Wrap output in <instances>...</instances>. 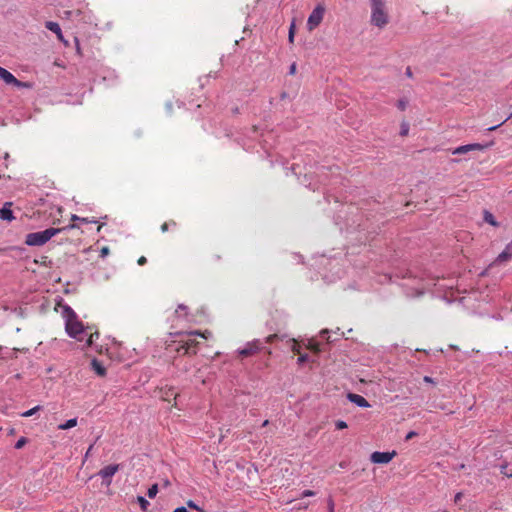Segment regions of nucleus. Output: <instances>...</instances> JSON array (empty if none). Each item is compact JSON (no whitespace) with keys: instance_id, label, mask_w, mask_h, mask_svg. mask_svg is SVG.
I'll return each instance as SVG.
<instances>
[{"instance_id":"30","label":"nucleus","mask_w":512,"mask_h":512,"mask_svg":"<svg viewBox=\"0 0 512 512\" xmlns=\"http://www.w3.org/2000/svg\"><path fill=\"white\" fill-rule=\"evenodd\" d=\"M187 506L191 509H194V510H197V511H200V512H203V510L195 503L193 502L192 500H189L187 502Z\"/></svg>"},{"instance_id":"47","label":"nucleus","mask_w":512,"mask_h":512,"mask_svg":"<svg viewBox=\"0 0 512 512\" xmlns=\"http://www.w3.org/2000/svg\"><path fill=\"white\" fill-rule=\"evenodd\" d=\"M405 74H406L407 77L412 78L413 73H412V70H411L410 67L406 68Z\"/></svg>"},{"instance_id":"57","label":"nucleus","mask_w":512,"mask_h":512,"mask_svg":"<svg viewBox=\"0 0 512 512\" xmlns=\"http://www.w3.org/2000/svg\"><path fill=\"white\" fill-rule=\"evenodd\" d=\"M4 158H5V159H8V158H9V154H8V153H5Z\"/></svg>"},{"instance_id":"22","label":"nucleus","mask_w":512,"mask_h":512,"mask_svg":"<svg viewBox=\"0 0 512 512\" xmlns=\"http://www.w3.org/2000/svg\"><path fill=\"white\" fill-rule=\"evenodd\" d=\"M137 502L139 503L143 511H146L148 506L150 505L149 502L143 496H138Z\"/></svg>"},{"instance_id":"26","label":"nucleus","mask_w":512,"mask_h":512,"mask_svg":"<svg viewBox=\"0 0 512 512\" xmlns=\"http://www.w3.org/2000/svg\"><path fill=\"white\" fill-rule=\"evenodd\" d=\"M99 338V332H94V333H91L89 338L87 339L86 341V344L87 346H91L94 342L95 339H98Z\"/></svg>"},{"instance_id":"44","label":"nucleus","mask_w":512,"mask_h":512,"mask_svg":"<svg viewBox=\"0 0 512 512\" xmlns=\"http://www.w3.org/2000/svg\"><path fill=\"white\" fill-rule=\"evenodd\" d=\"M462 497H463V494H462L461 492H458V493L455 495V497H454V502H455V503L460 502V501H461V499H462Z\"/></svg>"},{"instance_id":"9","label":"nucleus","mask_w":512,"mask_h":512,"mask_svg":"<svg viewBox=\"0 0 512 512\" xmlns=\"http://www.w3.org/2000/svg\"><path fill=\"white\" fill-rule=\"evenodd\" d=\"M45 28L48 29L49 31L55 33L57 38H58V40L63 42L65 45H68V41L64 39L61 27H60V25L57 22L47 21L45 23Z\"/></svg>"},{"instance_id":"52","label":"nucleus","mask_w":512,"mask_h":512,"mask_svg":"<svg viewBox=\"0 0 512 512\" xmlns=\"http://www.w3.org/2000/svg\"><path fill=\"white\" fill-rule=\"evenodd\" d=\"M503 251L508 255L509 258L512 256V252L508 251L506 248Z\"/></svg>"},{"instance_id":"23","label":"nucleus","mask_w":512,"mask_h":512,"mask_svg":"<svg viewBox=\"0 0 512 512\" xmlns=\"http://www.w3.org/2000/svg\"><path fill=\"white\" fill-rule=\"evenodd\" d=\"M176 226H177L176 221L170 220L169 222H165L161 225V231L164 233V232L168 231L169 227H176Z\"/></svg>"},{"instance_id":"28","label":"nucleus","mask_w":512,"mask_h":512,"mask_svg":"<svg viewBox=\"0 0 512 512\" xmlns=\"http://www.w3.org/2000/svg\"><path fill=\"white\" fill-rule=\"evenodd\" d=\"M207 334H208V335H210V332L205 331L204 333H201V332H199V331H191V332H188V333H187V335H188V336H191V335H198V336H201V337H203V338H205V339H207V338H208Z\"/></svg>"},{"instance_id":"43","label":"nucleus","mask_w":512,"mask_h":512,"mask_svg":"<svg viewBox=\"0 0 512 512\" xmlns=\"http://www.w3.org/2000/svg\"><path fill=\"white\" fill-rule=\"evenodd\" d=\"M415 436H417V433H416L415 431H410V432L406 435L405 439H406V440H410V439H412V438H413V437H415Z\"/></svg>"},{"instance_id":"41","label":"nucleus","mask_w":512,"mask_h":512,"mask_svg":"<svg viewBox=\"0 0 512 512\" xmlns=\"http://www.w3.org/2000/svg\"><path fill=\"white\" fill-rule=\"evenodd\" d=\"M423 381L426 382V383H430V384H436L434 379L432 377H430V376H424Z\"/></svg>"},{"instance_id":"21","label":"nucleus","mask_w":512,"mask_h":512,"mask_svg":"<svg viewBox=\"0 0 512 512\" xmlns=\"http://www.w3.org/2000/svg\"><path fill=\"white\" fill-rule=\"evenodd\" d=\"M13 85L18 87V88H28V89L32 88V86H33L32 83H30V82H23V81L18 80L17 78L15 79Z\"/></svg>"},{"instance_id":"53","label":"nucleus","mask_w":512,"mask_h":512,"mask_svg":"<svg viewBox=\"0 0 512 512\" xmlns=\"http://www.w3.org/2000/svg\"><path fill=\"white\" fill-rule=\"evenodd\" d=\"M93 449V445H90L87 452H86V456H88L89 453H91V450Z\"/></svg>"},{"instance_id":"49","label":"nucleus","mask_w":512,"mask_h":512,"mask_svg":"<svg viewBox=\"0 0 512 512\" xmlns=\"http://www.w3.org/2000/svg\"><path fill=\"white\" fill-rule=\"evenodd\" d=\"M310 349L314 350L315 352H319L320 351L317 344L311 345Z\"/></svg>"},{"instance_id":"45","label":"nucleus","mask_w":512,"mask_h":512,"mask_svg":"<svg viewBox=\"0 0 512 512\" xmlns=\"http://www.w3.org/2000/svg\"><path fill=\"white\" fill-rule=\"evenodd\" d=\"M137 262H138V264H139V265H141V266H142V265H144V264H146V263H147V259H146V257H145V256H141V257L138 259V261H137Z\"/></svg>"},{"instance_id":"24","label":"nucleus","mask_w":512,"mask_h":512,"mask_svg":"<svg viewBox=\"0 0 512 512\" xmlns=\"http://www.w3.org/2000/svg\"><path fill=\"white\" fill-rule=\"evenodd\" d=\"M158 493V485L157 484H154L152 485L148 491H147V495L149 498H154Z\"/></svg>"},{"instance_id":"34","label":"nucleus","mask_w":512,"mask_h":512,"mask_svg":"<svg viewBox=\"0 0 512 512\" xmlns=\"http://www.w3.org/2000/svg\"><path fill=\"white\" fill-rule=\"evenodd\" d=\"M327 506H328V512H334V501L332 499V497H329L328 500H327Z\"/></svg>"},{"instance_id":"42","label":"nucleus","mask_w":512,"mask_h":512,"mask_svg":"<svg viewBox=\"0 0 512 512\" xmlns=\"http://www.w3.org/2000/svg\"><path fill=\"white\" fill-rule=\"evenodd\" d=\"M296 73V63H292L289 68V74L294 75Z\"/></svg>"},{"instance_id":"8","label":"nucleus","mask_w":512,"mask_h":512,"mask_svg":"<svg viewBox=\"0 0 512 512\" xmlns=\"http://www.w3.org/2000/svg\"><path fill=\"white\" fill-rule=\"evenodd\" d=\"M119 470V465H108L99 471V475L106 481L107 484L111 483L112 476Z\"/></svg>"},{"instance_id":"39","label":"nucleus","mask_w":512,"mask_h":512,"mask_svg":"<svg viewBox=\"0 0 512 512\" xmlns=\"http://www.w3.org/2000/svg\"><path fill=\"white\" fill-rule=\"evenodd\" d=\"M315 495V492L312 491V490H304L301 494V497H311V496H314Z\"/></svg>"},{"instance_id":"46","label":"nucleus","mask_w":512,"mask_h":512,"mask_svg":"<svg viewBox=\"0 0 512 512\" xmlns=\"http://www.w3.org/2000/svg\"><path fill=\"white\" fill-rule=\"evenodd\" d=\"M173 512H189L186 507L181 506L176 508Z\"/></svg>"},{"instance_id":"48","label":"nucleus","mask_w":512,"mask_h":512,"mask_svg":"<svg viewBox=\"0 0 512 512\" xmlns=\"http://www.w3.org/2000/svg\"><path fill=\"white\" fill-rule=\"evenodd\" d=\"M276 338H277V335H276V334H274V335H270V336H268V337L266 338V342H267V343H271V342H272L274 339H276Z\"/></svg>"},{"instance_id":"6","label":"nucleus","mask_w":512,"mask_h":512,"mask_svg":"<svg viewBox=\"0 0 512 512\" xmlns=\"http://www.w3.org/2000/svg\"><path fill=\"white\" fill-rule=\"evenodd\" d=\"M262 346L259 340H254L252 342H248L243 349H240L239 355L242 357H249L251 355L256 354L261 350Z\"/></svg>"},{"instance_id":"55","label":"nucleus","mask_w":512,"mask_h":512,"mask_svg":"<svg viewBox=\"0 0 512 512\" xmlns=\"http://www.w3.org/2000/svg\"><path fill=\"white\" fill-rule=\"evenodd\" d=\"M103 227V224H100L97 228V231L99 232L101 230V228Z\"/></svg>"},{"instance_id":"19","label":"nucleus","mask_w":512,"mask_h":512,"mask_svg":"<svg viewBox=\"0 0 512 512\" xmlns=\"http://www.w3.org/2000/svg\"><path fill=\"white\" fill-rule=\"evenodd\" d=\"M468 152H470V147H468V144H467V145H462V146H459V147L455 148L452 151V154L453 155H458V154H465V153H468Z\"/></svg>"},{"instance_id":"54","label":"nucleus","mask_w":512,"mask_h":512,"mask_svg":"<svg viewBox=\"0 0 512 512\" xmlns=\"http://www.w3.org/2000/svg\"><path fill=\"white\" fill-rule=\"evenodd\" d=\"M328 333H329V332H328V330H323V331H321V335H322V336H324L325 334H328Z\"/></svg>"},{"instance_id":"3","label":"nucleus","mask_w":512,"mask_h":512,"mask_svg":"<svg viewBox=\"0 0 512 512\" xmlns=\"http://www.w3.org/2000/svg\"><path fill=\"white\" fill-rule=\"evenodd\" d=\"M324 13L325 7L322 4H318L313 9L307 20V28L309 31H313L316 27L320 25V23L323 20Z\"/></svg>"},{"instance_id":"50","label":"nucleus","mask_w":512,"mask_h":512,"mask_svg":"<svg viewBox=\"0 0 512 512\" xmlns=\"http://www.w3.org/2000/svg\"><path fill=\"white\" fill-rule=\"evenodd\" d=\"M292 350H293V352H295V353H300V351H299V346H298L297 344H294V345H293Z\"/></svg>"},{"instance_id":"20","label":"nucleus","mask_w":512,"mask_h":512,"mask_svg":"<svg viewBox=\"0 0 512 512\" xmlns=\"http://www.w3.org/2000/svg\"><path fill=\"white\" fill-rule=\"evenodd\" d=\"M71 220L79 221L81 223H96L97 222L94 218L88 219V218H84V217H79L77 215H72Z\"/></svg>"},{"instance_id":"51","label":"nucleus","mask_w":512,"mask_h":512,"mask_svg":"<svg viewBox=\"0 0 512 512\" xmlns=\"http://www.w3.org/2000/svg\"><path fill=\"white\" fill-rule=\"evenodd\" d=\"M508 251L512 252V241L508 243L505 247Z\"/></svg>"},{"instance_id":"37","label":"nucleus","mask_w":512,"mask_h":512,"mask_svg":"<svg viewBox=\"0 0 512 512\" xmlns=\"http://www.w3.org/2000/svg\"><path fill=\"white\" fill-rule=\"evenodd\" d=\"M335 425H336V428H337V429H339V430H340V429L347 428V423H346L345 421H343V420H338V421L335 423Z\"/></svg>"},{"instance_id":"56","label":"nucleus","mask_w":512,"mask_h":512,"mask_svg":"<svg viewBox=\"0 0 512 512\" xmlns=\"http://www.w3.org/2000/svg\"><path fill=\"white\" fill-rule=\"evenodd\" d=\"M268 423H269V421H268V420H265V421L263 422V426H267V425H268Z\"/></svg>"},{"instance_id":"12","label":"nucleus","mask_w":512,"mask_h":512,"mask_svg":"<svg viewBox=\"0 0 512 512\" xmlns=\"http://www.w3.org/2000/svg\"><path fill=\"white\" fill-rule=\"evenodd\" d=\"M347 397L352 403L356 404L359 407H362V408L370 407V404L368 403V401L363 396H361L359 394L349 393L347 395Z\"/></svg>"},{"instance_id":"7","label":"nucleus","mask_w":512,"mask_h":512,"mask_svg":"<svg viewBox=\"0 0 512 512\" xmlns=\"http://www.w3.org/2000/svg\"><path fill=\"white\" fill-rule=\"evenodd\" d=\"M198 344V342H196L195 340H192V339H188L186 341H184L183 344L179 345V347L176 348V351L177 352H182L184 355L185 354H196V345Z\"/></svg>"},{"instance_id":"15","label":"nucleus","mask_w":512,"mask_h":512,"mask_svg":"<svg viewBox=\"0 0 512 512\" xmlns=\"http://www.w3.org/2000/svg\"><path fill=\"white\" fill-rule=\"evenodd\" d=\"M91 367L92 369L94 370V372L103 377L106 375V368L102 365V363L100 361H98L97 359H93L91 361Z\"/></svg>"},{"instance_id":"40","label":"nucleus","mask_w":512,"mask_h":512,"mask_svg":"<svg viewBox=\"0 0 512 512\" xmlns=\"http://www.w3.org/2000/svg\"><path fill=\"white\" fill-rule=\"evenodd\" d=\"M409 127L407 124H403L401 127L400 135L405 136L408 134Z\"/></svg>"},{"instance_id":"5","label":"nucleus","mask_w":512,"mask_h":512,"mask_svg":"<svg viewBox=\"0 0 512 512\" xmlns=\"http://www.w3.org/2000/svg\"><path fill=\"white\" fill-rule=\"evenodd\" d=\"M71 327L72 328L70 329L68 326L65 325L67 334L70 337L81 341L82 338L79 337V335L84 332V326H83L82 322H80L78 319H75L71 322Z\"/></svg>"},{"instance_id":"36","label":"nucleus","mask_w":512,"mask_h":512,"mask_svg":"<svg viewBox=\"0 0 512 512\" xmlns=\"http://www.w3.org/2000/svg\"><path fill=\"white\" fill-rule=\"evenodd\" d=\"M501 473L504 474L506 477H512V471H508L506 465L501 466Z\"/></svg>"},{"instance_id":"18","label":"nucleus","mask_w":512,"mask_h":512,"mask_svg":"<svg viewBox=\"0 0 512 512\" xmlns=\"http://www.w3.org/2000/svg\"><path fill=\"white\" fill-rule=\"evenodd\" d=\"M76 425H77V418H72V419L67 420L63 424H60L58 426V429H60V430H67V429L75 427Z\"/></svg>"},{"instance_id":"32","label":"nucleus","mask_w":512,"mask_h":512,"mask_svg":"<svg viewBox=\"0 0 512 512\" xmlns=\"http://www.w3.org/2000/svg\"><path fill=\"white\" fill-rule=\"evenodd\" d=\"M511 117H512V113L503 122H501L500 124H497V125H494V126H491V127L487 128V131H494V130H496L498 127H500L503 123H505Z\"/></svg>"},{"instance_id":"35","label":"nucleus","mask_w":512,"mask_h":512,"mask_svg":"<svg viewBox=\"0 0 512 512\" xmlns=\"http://www.w3.org/2000/svg\"><path fill=\"white\" fill-rule=\"evenodd\" d=\"M294 33H295V25H294V23H292L290 28H289V41L290 42H293Z\"/></svg>"},{"instance_id":"38","label":"nucleus","mask_w":512,"mask_h":512,"mask_svg":"<svg viewBox=\"0 0 512 512\" xmlns=\"http://www.w3.org/2000/svg\"><path fill=\"white\" fill-rule=\"evenodd\" d=\"M109 253H110V249H109V247H107V246L102 247V248H101V250H100V256H101V257H105V256H107Z\"/></svg>"},{"instance_id":"14","label":"nucleus","mask_w":512,"mask_h":512,"mask_svg":"<svg viewBox=\"0 0 512 512\" xmlns=\"http://www.w3.org/2000/svg\"><path fill=\"white\" fill-rule=\"evenodd\" d=\"M0 78L6 84H10V85H13V83L16 79V77L11 72H9L8 70H6L5 68H3L1 66H0Z\"/></svg>"},{"instance_id":"1","label":"nucleus","mask_w":512,"mask_h":512,"mask_svg":"<svg viewBox=\"0 0 512 512\" xmlns=\"http://www.w3.org/2000/svg\"><path fill=\"white\" fill-rule=\"evenodd\" d=\"M76 224H70L61 228H47L44 231L29 233L25 237V244L28 246H42L46 244L52 237L63 233L67 230L77 228Z\"/></svg>"},{"instance_id":"10","label":"nucleus","mask_w":512,"mask_h":512,"mask_svg":"<svg viewBox=\"0 0 512 512\" xmlns=\"http://www.w3.org/2000/svg\"><path fill=\"white\" fill-rule=\"evenodd\" d=\"M62 316L65 319V325L71 329V322L77 319V315L74 312V310L70 306L64 305L62 310Z\"/></svg>"},{"instance_id":"16","label":"nucleus","mask_w":512,"mask_h":512,"mask_svg":"<svg viewBox=\"0 0 512 512\" xmlns=\"http://www.w3.org/2000/svg\"><path fill=\"white\" fill-rule=\"evenodd\" d=\"M483 219L486 223L494 226V227H498L499 226V223L496 221L495 217L493 216V214L491 212H489L488 210H484L483 212Z\"/></svg>"},{"instance_id":"31","label":"nucleus","mask_w":512,"mask_h":512,"mask_svg":"<svg viewBox=\"0 0 512 512\" xmlns=\"http://www.w3.org/2000/svg\"><path fill=\"white\" fill-rule=\"evenodd\" d=\"M309 359V356L308 354H300V356L298 357V364L302 365L304 364L305 362H307Z\"/></svg>"},{"instance_id":"58","label":"nucleus","mask_w":512,"mask_h":512,"mask_svg":"<svg viewBox=\"0 0 512 512\" xmlns=\"http://www.w3.org/2000/svg\"><path fill=\"white\" fill-rule=\"evenodd\" d=\"M179 308L184 309L185 307H184V305H179Z\"/></svg>"},{"instance_id":"13","label":"nucleus","mask_w":512,"mask_h":512,"mask_svg":"<svg viewBox=\"0 0 512 512\" xmlns=\"http://www.w3.org/2000/svg\"><path fill=\"white\" fill-rule=\"evenodd\" d=\"M160 394H161V398L164 401H168V402L170 401L171 398L176 399V397L178 396V394L175 393L174 388L168 387V386L161 388Z\"/></svg>"},{"instance_id":"2","label":"nucleus","mask_w":512,"mask_h":512,"mask_svg":"<svg viewBox=\"0 0 512 512\" xmlns=\"http://www.w3.org/2000/svg\"><path fill=\"white\" fill-rule=\"evenodd\" d=\"M371 4V22L373 25L383 28L388 23V15L385 11V2L384 0H371Z\"/></svg>"},{"instance_id":"33","label":"nucleus","mask_w":512,"mask_h":512,"mask_svg":"<svg viewBox=\"0 0 512 512\" xmlns=\"http://www.w3.org/2000/svg\"><path fill=\"white\" fill-rule=\"evenodd\" d=\"M397 107L401 110V111H404L407 107V101L403 100V99H400L398 102H397Z\"/></svg>"},{"instance_id":"27","label":"nucleus","mask_w":512,"mask_h":512,"mask_svg":"<svg viewBox=\"0 0 512 512\" xmlns=\"http://www.w3.org/2000/svg\"><path fill=\"white\" fill-rule=\"evenodd\" d=\"M27 443V438L25 437H21L17 440V442L15 443V449H21L22 447H24V445Z\"/></svg>"},{"instance_id":"25","label":"nucleus","mask_w":512,"mask_h":512,"mask_svg":"<svg viewBox=\"0 0 512 512\" xmlns=\"http://www.w3.org/2000/svg\"><path fill=\"white\" fill-rule=\"evenodd\" d=\"M40 409H41V406H39V405H38V406H35V407H33L32 409L27 410V411H25L24 413H22V417H26V418H27V417H30V416L34 415V414H35L37 411H39Z\"/></svg>"},{"instance_id":"11","label":"nucleus","mask_w":512,"mask_h":512,"mask_svg":"<svg viewBox=\"0 0 512 512\" xmlns=\"http://www.w3.org/2000/svg\"><path fill=\"white\" fill-rule=\"evenodd\" d=\"M12 202H5L3 207L0 209V219L6 220V221H12L15 219L13 215V211L11 210Z\"/></svg>"},{"instance_id":"17","label":"nucleus","mask_w":512,"mask_h":512,"mask_svg":"<svg viewBox=\"0 0 512 512\" xmlns=\"http://www.w3.org/2000/svg\"><path fill=\"white\" fill-rule=\"evenodd\" d=\"M494 144V141H491L487 144H480V143H472V144H468V147H470V151H474V150H485L486 148L488 147H491L492 145Z\"/></svg>"},{"instance_id":"4","label":"nucleus","mask_w":512,"mask_h":512,"mask_svg":"<svg viewBox=\"0 0 512 512\" xmlns=\"http://www.w3.org/2000/svg\"><path fill=\"white\" fill-rule=\"evenodd\" d=\"M396 455L395 451L392 452H379L375 451L371 454L370 460L375 464H387L389 463L394 456Z\"/></svg>"},{"instance_id":"29","label":"nucleus","mask_w":512,"mask_h":512,"mask_svg":"<svg viewBox=\"0 0 512 512\" xmlns=\"http://www.w3.org/2000/svg\"><path fill=\"white\" fill-rule=\"evenodd\" d=\"M508 259H509L508 255H507L504 251H502V252L498 255V257H497V259H496V262L501 263V262L507 261Z\"/></svg>"}]
</instances>
